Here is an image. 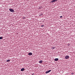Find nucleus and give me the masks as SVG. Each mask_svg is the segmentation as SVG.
Segmentation results:
<instances>
[{
  "label": "nucleus",
  "mask_w": 75,
  "mask_h": 75,
  "mask_svg": "<svg viewBox=\"0 0 75 75\" xmlns=\"http://www.w3.org/2000/svg\"><path fill=\"white\" fill-rule=\"evenodd\" d=\"M24 70V68H22L21 69V71H23Z\"/></svg>",
  "instance_id": "423d86ee"
},
{
  "label": "nucleus",
  "mask_w": 75,
  "mask_h": 75,
  "mask_svg": "<svg viewBox=\"0 0 75 75\" xmlns=\"http://www.w3.org/2000/svg\"><path fill=\"white\" fill-rule=\"evenodd\" d=\"M10 60H8L6 61V62H10Z\"/></svg>",
  "instance_id": "1a4fd4ad"
},
{
  "label": "nucleus",
  "mask_w": 75,
  "mask_h": 75,
  "mask_svg": "<svg viewBox=\"0 0 75 75\" xmlns=\"http://www.w3.org/2000/svg\"><path fill=\"white\" fill-rule=\"evenodd\" d=\"M52 48V49H54V48H55V47H53Z\"/></svg>",
  "instance_id": "ddd939ff"
},
{
  "label": "nucleus",
  "mask_w": 75,
  "mask_h": 75,
  "mask_svg": "<svg viewBox=\"0 0 75 75\" xmlns=\"http://www.w3.org/2000/svg\"><path fill=\"white\" fill-rule=\"evenodd\" d=\"M42 60L40 61H39V63H40V64H41V63H42Z\"/></svg>",
  "instance_id": "6e6552de"
},
{
  "label": "nucleus",
  "mask_w": 75,
  "mask_h": 75,
  "mask_svg": "<svg viewBox=\"0 0 75 75\" xmlns=\"http://www.w3.org/2000/svg\"><path fill=\"white\" fill-rule=\"evenodd\" d=\"M46 74H48V73H48V71H46L45 72Z\"/></svg>",
  "instance_id": "f8f14e48"
},
{
  "label": "nucleus",
  "mask_w": 75,
  "mask_h": 75,
  "mask_svg": "<svg viewBox=\"0 0 75 75\" xmlns=\"http://www.w3.org/2000/svg\"><path fill=\"white\" fill-rule=\"evenodd\" d=\"M73 74H74V73H72V75H73Z\"/></svg>",
  "instance_id": "a211bd4d"
},
{
  "label": "nucleus",
  "mask_w": 75,
  "mask_h": 75,
  "mask_svg": "<svg viewBox=\"0 0 75 75\" xmlns=\"http://www.w3.org/2000/svg\"><path fill=\"white\" fill-rule=\"evenodd\" d=\"M32 75H34V73H33V74H32Z\"/></svg>",
  "instance_id": "f3484780"
},
{
  "label": "nucleus",
  "mask_w": 75,
  "mask_h": 75,
  "mask_svg": "<svg viewBox=\"0 0 75 75\" xmlns=\"http://www.w3.org/2000/svg\"><path fill=\"white\" fill-rule=\"evenodd\" d=\"M58 58H56L54 59V61H58Z\"/></svg>",
  "instance_id": "39448f33"
},
{
  "label": "nucleus",
  "mask_w": 75,
  "mask_h": 75,
  "mask_svg": "<svg viewBox=\"0 0 75 75\" xmlns=\"http://www.w3.org/2000/svg\"><path fill=\"white\" fill-rule=\"evenodd\" d=\"M28 55H33V53L31 52H30L28 53Z\"/></svg>",
  "instance_id": "20e7f679"
},
{
  "label": "nucleus",
  "mask_w": 75,
  "mask_h": 75,
  "mask_svg": "<svg viewBox=\"0 0 75 75\" xmlns=\"http://www.w3.org/2000/svg\"><path fill=\"white\" fill-rule=\"evenodd\" d=\"M47 71H48V72L49 73V72H51V70H50Z\"/></svg>",
  "instance_id": "9d476101"
},
{
  "label": "nucleus",
  "mask_w": 75,
  "mask_h": 75,
  "mask_svg": "<svg viewBox=\"0 0 75 75\" xmlns=\"http://www.w3.org/2000/svg\"><path fill=\"white\" fill-rule=\"evenodd\" d=\"M62 16H60V18H62Z\"/></svg>",
  "instance_id": "dca6fc26"
},
{
  "label": "nucleus",
  "mask_w": 75,
  "mask_h": 75,
  "mask_svg": "<svg viewBox=\"0 0 75 75\" xmlns=\"http://www.w3.org/2000/svg\"><path fill=\"white\" fill-rule=\"evenodd\" d=\"M43 15V14L42 13H40L39 14V16H42Z\"/></svg>",
  "instance_id": "0eeeda50"
},
{
  "label": "nucleus",
  "mask_w": 75,
  "mask_h": 75,
  "mask_svg": "<svg viewBox=\"0 0 75 75\" xmlns=\"http://www.w3.org/2000/svg\"><path fill=\"white\" fill-rule=\"evenodd\" d=\"M69 56H66L65 57V58H66V59H68V58H69Z\"/></svg>",
  "instance_id": "7ed1b4c3"
},
{
  "label": "nucleus",
  "mask_w": 75,
  "mask_h": 75,
  "mask_svg": "<svg viewBox=\"0 0 75 75\" xmlns=\"http://www.w3.org/2000/svg\"><path fill=\"white\" fill-rule=\"evenodd\" d=\"M25 17H23V19H25Z\"/></svg>",
  "instance_id": "4468645a"
},
{
  "label": "nucleus",
  "mask_w": 75,
  "mask_h": 75,
  "mask_svg": "<svg viewBox=\"0 0 75 75\" xmlns=\"http://www.w3.org/2000/svg\"><path fill=\"white\" fill-rule=\"evenodd\" d=\"M9 10L11 11V12H14V10L12 9H9Z\"/></svg>",
  "instance_id": "f257e3e1"
},
{
  "label": "nucleus",
  "mask_w": 75,
  "mask_h": 75,
  "mask_svg": "<svg viewBox=\"0 0 75 75\" xmlns=\"http://www.w3.org/2000/svg\"><path fill=\"white\" fill-rule=\"evenodd\" d=\"M57 0H53L51 1V3H54V2H55V1H57Z\"/></svg>",
  "instance_id": "f03ea898"
},
{
  "label": "nucleus",
  "mask_w": 75,
  "mask_h": 75,
  "mask_svg": "<svg viewBox=\"0 0 75 75\" xmlns=\"http://www.w3.org/2000/svg\"><path fill=\"white\" fill-rule=\"evenodd\" d=\"M41 27H44V25H42Z\"/></svg>",
  "instance_id": "2eb2a0df"
},
{
  "label": "nucleus",
  "mask_w": 75,
  "mask_h": 75,
  "mask_svg": "<svg viewBox=\"0 0 75 75\" xmlns=\"http://www.w3.org/2000/svg\"><path fill=\"white\" fill-rule=\"evenodd\" d=\"M1 39H3V38L1 37H0V40H1Z\"/></svg>",
  "instance_id": "9b49d317"
}]
</instances>
